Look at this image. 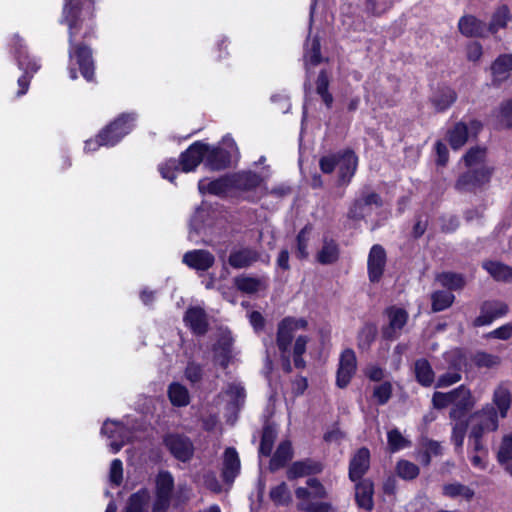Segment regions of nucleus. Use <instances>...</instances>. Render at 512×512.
Returning <instances> with one entry per match:
<instances>
[{"mask_svg":"<svg viewBox=\"0 0 512 512\" xmlns=\"http://www.w3.org/2000/svg\"><path fill=\"white\" fill-rule=\"evenodd\" d=\"M94 12V0H66L61 23H65L69 29V59H76L82 76L87 81L94 78V61L92 51L83 44H75L74 37L82 27L86 19H91Z\"/></svg>","mask_w":512,"mask_h":512,"instance_id":"1","label":"nucleus"},{"mask_svg":"<svg viewBox=\"0 0 512 512\" xmlns=\"http://www.w3.org/2000/svg\"><path fill=\"white\" fill-rule=\"evenodd\" d=\"M486 150L484 148H472L464 156V162L468 171L457 181V187L461 190H470L489 182L492 169L485 164Z\"/></svg>","mask_w":512,"mask_h":512,"instance_id":"2","label":"nucleus"},{"mask_svg":"<svg viewBox=\"0 0 512 512\" xmlns=\"http://www.w3.org/2000/svg\"><path fill=\"white\" fill-rule=\"evenodd\" d=\"M206 150L207 144L201 141L194 142L180 155L179 162L175 159H170L159 165L162 177L173 182L179 170L186 173L195 170L205 160Z\"/></svg>","mask_w":512,"mask_h":512,"instance_id":"3","label":"nucleus"},{"mask_svg":"<svg viewBox=\"0 0 512 512\" xmlns=\"http://www.w3.org/2000/svg\"><path fill=\"white\" fill-rule=\"evenodd\" d=\"M432 404L436 409H443L452 405L449 417L451 420H457L463 418L467 410L475 405V400L470 389L460 385L449 392H435L432 396Z\"/></svg>","mask_w":512,"mask_h":512,"instance_id":"4","label":"nucleus"},{"mask_svg":"<svg viewBox=\"0 0 512 512\" xmlns=\"http://www.w3.org/2000/svg\"><path fill=\"white\" fill-rule=\"evenodd\" d=\"M135 116L122 114L109 126L103 129L96 139L85 142L86 151H95L100 146H114L134 127Z\"/></svg>","mask_w":512,"mask_h":512,"instance_id":"5","label":"nucleus"},{"mask_svg":"<svg viewBox=\"0 0 512 512\" xmlns=\"http://www.w3.org/2000/svg\"><path fill=\"white\" fill-rule=\"evenodd\" d=\"M306 326L307 321L305 319H295L291 317L283 319L278 325L277 346L281 352L282 367L287 373L292 371L290 361V344L293 339L294 332L299 329H304Z\"/></svg>","mask_w":512,"mask_h":512,"instance_id":"6","label":"nucleus"},{"mask_svg":"<svg viewBox=\"0 0 512 512\" xmlns=\"http://www.w3.org/2000/svg\"><path fill=\"white\" fill-rule=\"evenodd\" d=\"M12 45L17 65L20 70L24 71V75L18 79L19 90L17 92V96H22L28 91L29 88L31 78L29 74L36 73L40 69L41 65L36 58L29 55L23 40L18 35L13 36Z\"/></svg>","mask_w":512,"mask_h":512,"instance_id":"7","label":"nucleus"},{"mask_svg":"<svg viewBox=\"0 0 512 512\" xmlns=\"http://www.w3.org/2000/svg\"><path fill=\"white\" fill-rule=\"evenodd\" d=\"M239 151L234 139L225 136L220 146H209L205 151V165L211 170L225 169L233 159L238 158Z\"/></svg>","mask_w":512,"mask_h":512,"instance_id":"8","label":"nucleus"},{"mask_svg":"<svg viewBox=\"0 0 512 512\" xmlns=\"http://www.w3.org/2000/svg\"><path fill=\"white\" fill-rule=\"evenodd\" d=\"M320 168L324 173H331L335 169L339 173V181L347 183L351 180L357 168V157L352 151L343 154H330L320 159Z\"/></svg>","mask_w":512,"mask_h":512,"instance_id":"9","label":"nucleus"},{"mask_svg":"<svg viewBox=\"0 0 512 512\" xmlns=\"http://www.w3.org/2000/svg\"><path fill=\"white\" fill-rule=\"evenodd\" d=\"M471 429L469 439L482 440L484 434L498 429V414L492 404H486L481 410L471 416Z\"/></svg>","mask_w":512,"mask_h":512,"instance_id":"10","label":"nucleus"},{"mask_svg":"<svg viewBox=\"0 0 512 512\" xmlns=\"http://www.w3.org/2000/svg\"><path fill=\"white\" fill-rule=\"evenodd\" d=\"M382 205L380 196L371 191H363L351 205L348 216L354 220L364 219L370 215L374 208Z\"/></svg>","mask_w":512,"mask_h":512,"instance_id":"11","label":"nucleus"},{"mask_svg":"<svg viewBox=\"0 0 512 512\" xmlns=\"http://www.w3.org/2000/svg\"><path fill=\"white\" fill-rule=\"evenodd\" d=\"M111 441L109 447L112 453H117L121 448L132 440V433L122 423L106 421L101 429Z\"/></svg>","mask_w":512,"mask_h":512,"instance_id":"12","label":"nucleus"},{"mask_svg":"<svg viewBox=\"0 0 512 512\" xmlns=\"http://www.w3.org/2000/svg\"><path fill=\"white\" fill-rule=\"evenodd\" d=\"M170 453L182 462L189 461L194 454V446L191 440L180 434H168L163 440Z\"/></svg>","mask_w":512,"mask_h":512,"instance_id":"13","label":"nucleus"},{"mask_svg":"<svg viewBox=\"0 0 512 512\" xmlns=\"http://www.w3.org/2000/svg\"><path fill=\"white\" fill-rule=\"evenodd\" d=\"M386 262L387 256L385 249L379 244L373 245L367 259V271L370 282L378 283L381 280L385 271Z\"/></svg>","mask_w":512,"mask_h":512,"instance_id":"14","label":"nucleus"},{"mask_svg":"<svg viewBox=\"0 0 512 512\" xmlns=\"http://www.w3.org/2000/svg\"><path fill=\"white\" fill-rule=\"evenodd\" d=\"M508 312V306L499 300L485 301L480 308V315L473 324L476 327L490 325L495 319L501 318Z\"/></svg>","mask_w":512,"mask_h":512,"instance_id":"15","label":"nucleus"},{"mask_svg":"<svg viewBox=\"0 0 512 512\" xmlns=\"http://www.w3.org/2000/svg\"><path fill=\"white\" fill-rule=\"evenodd\" d=\"M445 359L451 362V365L455 371H449L441 375L436 382L437 388L449 387L461 380V374L459 371L461 370L462 366L465 365V360L462 356V353L459 350L447 352L445 354Z\"/></svg>","mask_w":512,"mask_h":512,"instance_id":"16","label":"nucleus"},{"mask_svg":"<svg viewBox=\"0 0 512 512\" xmlns=\"http://www.w3.org/2000/svg\"><path fill=\"white\" fill-rule=\"evenodd\" d=\"M356 368L357 360L355 352L352 349H345L340 355L336 380L337 386L340 388L346 387L355 374Z\"/></svg>","mask_w":512,"mask_h":512,"instance_id":"17","label":"nucleus"},{"mask_svg":"<svg viewBox=\"0 0 512 512\" xmlns=\"http://www.w3.org/2000/svg\"><path fill=\"white\" fill-rule=\"evenodd\" d=\"M389 323L383 329V337L386 339L397 338L408 320V313L406 310L399 307H390L386 311Z\"/></svg>","mask_w":512,"mask_h":512,"instance_id":"18","label":"nucleus"},{"mask_svg":"<svg viewBox=\"0 0 512 512\" xmlns=\"http://www.w3.org/2000/svg\"><path fill=\"white\" fill-rule=\"evenodd\" d=\"M183 263L196 271H207L214 265L215 257L207 250L196 249L183 255Z\"/></svg>","mask_w":512,"mask_h":512,"instance_id":"19","label":"nucleus"},{"mask_svg":"<svg viewBox=\"0 0 512 512\" xmlns=\"http://www.w3.org/2000/svg\"><path fill=\"white\" fill-rule=\"evenodd\" d=\"M370 466V452L367 448H360L352 457L349 466V477L358 481L367 472Z\"/></svg>","mask_w":512,"mask_h":512,"instance_id":"20","label":"nucleus"},{"mask_svg":"<svg viewBox=\"0 0 512 512\" xmlns=\"http://www.w3.org/2000/svg\"><path fill=\"white\" fill-rule=\"evenodd\" d=\"M184 322L198 335L206 333L208 329L207 315L201 307H190L185 313Z\"/></svg>","mask_w":512,"mask_h":512,"instance_id":"21","label":"nucleus"},{"mask_svg":"<svg viewBox=\"0 0 512 512\" xmlns=\"http://www.w3.org/2000/svg\"><path fill=\"white\" fill-rule=\"evenodd\" d=\"M198 189L201 194L225 195L232 191L231 175L213 181L202 179L198 183Z\"/></svg>","mask_w":512,"mask_h":512,"instance_id":"22","label":"nucleus"},{"mask_svg":"<svg viewBox=\"0 0 512 512\" xmlns=\"http://www.w3.org/2000/svg\"><path fill=\"white\" fill-rule=\"evenodd\" d=\"M458 29L466 37H484L486 25L473 15H465L459 19Z\"/></svg>","mask_w":512,"mask_h":512,"instance_id":"23","label":"nucleus"},{"mask_svg":"<svg viewBox=\"0 0 512 512\" xmlns=\"http://www.w3.org/2000/svg\"><path fill=\"white\" fill-rule=\"evenodd\" d=\"M469 460L472 466L479 470H485L488 465V450L482 440L469 439Z\"/></svg>","mask_w":512,"mask_h":512,"instance_id":"24","label":"nucleus"},{"mask_svg":"<svg viewBox=\"0 0 512 512\" xmlns=\"http://www.w3.org/2000/svg\"><path fill=\"white\" fill-rule=\"evenodd\" d=\"M512 71V55L510 54H503L500 55L498 58L495 59V61L491 65V73L493 82L495 84H500L504 81H506L510 73Z\"/></svg>","mask_w":512,"mask_h":512,"instance_id":"25","label":"nucleus"},{"mask_svg":"<svg viewBox=\"0 0 512 512\" xmlns=\"http://www.w3.org/2000/svg\"><path fill=\"white\" fill-rule=\"evenodd\" d=\"M260 183V176L253 172H241L231 175L232 190L246 192L253 190Z\"/></svg>","mask_w":512,"mask_h":512,"instance_id":"26","label":"nucleus"},{"mask_svg":"<svg viewBox=\"0 0 512 512\" xmlns=\"http://www.w3.org/2000/svg\"><path fill=\"white\" fill-rule=\"evenodd\" d=\"M258 257L259 255L256 250L241 248L230 253L228 262L233 268L241 269L251 266L258 260Z\"/></svg>","mask_w":512,"mask_h":512,"instance_id":"27","label":"nucleus"},{"mask_svg":"<svg viewBox=\"0 0 512 512\" xmlns=\"http://www.w3.org/2000/svg\"><path fill=\"white\" fill-rule=\"evenodd\" d=\"M373 483L370 480H363L355 486V498L359 507L370 511L373 509Z\"/></svg>","mask_w":512,"mask_h":512,"instance_id":"28","label":"nucleus"},{"mask_svg":"<svg viewBox=\"0 0 512 512\" xmlns=\"http://www.w3.org/2000/svg\"><path fill=\"white\" fill-rule=\"evenodd\" d=\"M240 472V459L234 448H227L224 453L222 475L225 481L233 482Z\"/></svg>","mask_w":512,"mask_h":512,"instance_id":"29","label":"nucleus"},{"mask_svg":"<svg viewBox=\"0 0 512 512\" xmlns=\"http://www.w3.org/2000/svg\"><path fill=\"white\" fill-rule=\"evenodd\" d=\"M321 470V466L311 460L294 462L287 471V477L290 480L308 476Z\"/></svg>","mask_w":512,"mask_h":512,"instance_id":"30","label":"nucleus"},{"mask_svg":"<svg viewBox=\"0 0 512 512\" xmlns=\"http://www.w3.org/2000/svg\"><path fill=\"white\" fill-rule=\"evenodd\" d=\"M456 100V93L450 87L439 88L431 97V103L437 111H444Z\"/></svg>","mask_w":512,"mask_h":512,"instance_id":"31","label":"nucleus"},{"mask_svg":"<svg viewBox=\"0 0 512 512\" xmlns=\"http://www.w3.org/2000/svg\"><path fill=\"white\" fill-rule=\"evenodd\" d=\"M339 258V247L334 240L325 238L321 249L316 255L320 264L328 265L335 263Z\"/></svg>","mask_w":512,"mask_h":512,"instance_id":"32","label":"nucleus"},{"mask_svg":"<svg viewBox=\"0 0 512 512\" xmlns=\"http://www.w3.org/2000/svg\"><path fill=\"white\" fill-rule=\"evenodd\" d=\"M377 326L373 323H365L357 335V347L361 351H368L376 339Z\"/></svg>","mask_w":512,"mask_h":512,"instance_id":"33","label":"nucleus"},{"mask_svg":"<svg viewBox=\"0 0 512 512\" xmlns=\"http://www.w3.org/2000/svg\"><path fill=\"white\" fill-rule=\"evenodd\" d=\"M415 376L417 381L425 387H429L434 383L435 374L426 359H419L415 362Z\"/></svg>","mask_w":512,"mask_h":512,"instance_id":"34","label":"nucleus"},{"mask_svg":"<svg viewBox=\"0 0 512 512\" xmlns=\"http://www.w3.org/2000/svg\"><path fill=\"white\" fill-rule=\"evenodd\" d=\"M483 268L498 281L512 280V267L497 261H487L483 263Z\"/></svg>","mask_w":512,"mask_h":512,"instance_id":"35","label":"nucleus"},{"mask_svg":"<svg viewBox=\"0 0 512 512\" xmlns=\"http://www.w3.org/2000/svg\"><path fill=\"white\" fill-rule=\"evenodd\" d=\"M511 402V395L507 387L500 385L494 390L492 405L498 408L502 418L507 416Z\"/></svg>","mask_w":512,"mask_h":512,"instance_id":"36","label":"nucleus"},{"mask_svg":"<svg viewBox=\"0 0 512 512\" xmlns=\"http://www.w3.org/2000/svg\"><path fill=\"white\" fill-rule=\"evenodd\" d=\"M292 458V447L290 442L284 441L279 444L275 454L270 460L269 467L272 471L283 467Z\"/></svg>","mask_w":512,"mask_h":512,"instance_id":"37","label":"nucleus"},{"mask_svg":"<svg viewBox=\"0 0 512 512\" xmlns=\"http://www.w3.org/2000/svg\"><path fill=\"white\" fill-rule=\"evenodd\" d=\"M510 20L511 13L509 7L506 5H501L494 11L488 26V30L494 34L498 30L505 28Z\"/></svg>","mask_w":512,"mask_h":512,"instance_id":"38","label":"nucleus"},{"mask_svg":"<svg viewBox=\"0 0 512 512\" xmlns=\"http://www.w3.org/2000/svg\"><path fill=\"white\" fill-rule=\"evenodd\" d=\"M168 396L174 406H187L190 396L187 388L179 383H172L168 388Z\"/></svg>","mask_w":512,"mask_h":512,"instance_id":"39","label":"nucleus"},{"mask_svg":"<svg viewBox=\"0 0 512 512\" xmlns=\"http://www.w3.org/2000/svg\"><path fill=\"white\" fill-rule=\"evenodd\" d=\"M173 487L174 479L171 473L167 471L160 472L156 479V496L170 499Z\"/></svg>","mask_w":512,"mask_h":512,"instance_id":"40","label":"nucleus"},{"mask_svg":"<svg viewBox=\"0 0 512 512\" xmlns=\"http://www.w3.org/2000/svg\"><path fill=\"white\" fill-rule=\"evenodd\" d=\"M443 493L450 498H461L464 500H471L474 496V491L461 483H450L443 486Z\"/></svg>","mask_w":512,"mask_h":512,"instance_id":"41","label":"nucleus"},{"mask_svg":"<svg viewBox=\"0 0 512 512\" xmlns=\"http://www.w3.org/2000/svg\"><path fill=\"white\" fill-rule=\"evenodd\" d=\"M215 361L222 367H226L232 358V342L228 337L222 338L215 346Z\"/></svg>","mask_w":512,"mask_h":512,"instance_id":"42","label":"nucleus"},{"mask_svg":"<svg viewBox=\"0 0 512 512\" xmlns=\"http://www.w3.org/2000/svg\"><path fill=\"white\" fill-rule=\"evenodd\" d=\"M361 3L366 13L380 16L392 8L394 0H361Z\"/></svg>","mask_w":512,"mask_h":512,"instance_id":"43","label":"nucleus"},{"mask_svg":"<svg viewBox=\"0 0 512 512\" xmlns=\"http://www.w3.org/2000/svg\"><path fill=\"white\" fill-rule=\"evenodd\" d=\"M436 280L443 287L450 290H459L465 286V279L461 274L452 272H443L436 276Z\"/></svg>","mask_w":512,"mask_h":512,"instance_id":"44","label":"nucleus"},{"mask_svg":"<svg viewBox=\"0 0 512 512\" xmlns=\"http://www.w3.org/2000/svg\"><path fill=\"white\" fill-rule=\"evenodd\" d=\"M235 285L240 291L247 294L256 293L265 288V283L261 279L248 276L235 278Z\"/></svg>","mask_w":512,"mask_h":512,"instance_id":"45","label":"nucleus"},{"mask_svg":"<svg viewBox=\"0 0 512 512\" xmlns=\"http://www.w3.org/2000/svg\"><path fill=\"white\" fill-rule=\"evenodd\" d=\"M469 128L464 123H457L449 132V143L455 150L461 148L468 140Z\"/></svg>","mask_w":512,"mask_h":512,"instance_id":"46","label":"nucleus"},{"mask_svg":"<svg viewBox=\"0 0 512 512\" xmlns=\"http://www.w3.org/2000/svg\"><path fill=\"white\" fill-rule=\"evenodd\" d=\"M269 495L275 505H288L292 501L290 490L284 482L271 488Z\"/></svg>","mask_w":512,"mask_h":512,"instance_id":"47","label":"nucleus"},{"mask_svg":"<svg viewBox=\"0 0 512 512\" xmlns=\"http://www.w3.org/2000/svg\"><path fill=\"white\" fill-rule=\"evenodd\" d=\"M432 310L435 312L443 311L450 307L454 302V295L449 291H436L431 296Z\"/></svg>","mask_w":512,"mask_h":512,"instance_id":"48","label":"nucleus"},{"mask_svg":"<svg viewBox=\"0 0 512 512\" xmlns=\"http://www.w3.org/2000/svg\"><path fill=\"white\" fill-rule=\"evenodd\" d=\"M311 228L305 226L297 235L296 238V256L299 259H306L309 255L308 244L310 241Z\"/></svg>","mask_w":512,"mask_h":512,"instance_id":"49","label":"nucleus"},{"mask_svg":"<svg viewBox=\"0 0 512 512\" xmlns=\"http://www.w3.org/2000/svg\"><path fill=\"white\" fill-rule=\"evenodd\" d=\"M497 460L500 465L512 460V433L504 435L497 450Z\"/></svg>","mask_w":512,"mask_h":512,"instance_id":"50","label":"nucleus"},{"mask_svg":"<svg viewBox=\"0 0 512 512\" xmlns=\"http://www.w3.org/2000/svg\"><path fill=\"white\" fill-rule=\"evenodd\" d=\"M149 501V492L141 490L133 494L129 499L126 512H143Z\"/></svg>","mask_w":512,"mask_h":512,"instance_id":"51","label":"nucleus"},{"mask_svg":"<svg viewBox=\"0 0 512 512\" xmlns=\"http://www.w3.org/2000/svg\"><path fill=\"white\" fill-rule=\"evenodd\" d=\"M455 423L452 427L451 441L457 449H462L464 438L467 431V422L462 418L454 420Z\"/></svg>","mask_w":512,"mask_h":512,"instance_id":"52","label":"nucleus"},{"mask_svg":"<svg viewBox=\"0 0 512 512\" xmlns=\"http://www.w3.org/2000/svg\"><path fill=\"white\" fill-rule=\"evenodd\" d=\"M316 85L317 93L321 96L326 106L330 107L333 102V97L328 92L329 80L325 71L319 73Z\"/></svg>","mask_w":512,"mask_h":512,"instance_id":"53","label":"nucleus"},{"mask_svg":"<svg viewBox=\"0 0 512 512\" xmlns=\"http://www.w3.org/2000/svg\"><path fill=\"white\" fill-rule=\"evenodd\" d=\"M276 439V432L271 427H265L263 430L259 453L262 456H269L271 454L274 441Z\"/></svg>","mask_w":512,"mask_h":512,"instance_id":"54","label":"nucleus"},{"mask_svg":"<svg viewBox=\"0 0 512 512\" xmlns=\"http://www.w3.org/2000/svg\"><path fill=\"white\" fill-rule=\"evenodd\" d=\"M308 338L306 336H299L293 346V360L296 368L302 369L305 367V361L302 358L303 353L306 351Z\"/></svg>","mask_w":512,"mask_h":512,"instance_id":"55","label":"nucleus"},{"mask_svg":"<svg viewBox=\"0 0 512 512\" xmlns=\"http://www.w3.org/2000/svg\"><path fill=\"white\" fill-rule=\"evenodd\" d=\"M392 391V384L389 381H385L374 387L373 398L376 400L377 404L384 405L391 398Z\"/></svg>","mask_w":512,"mask_h":512,"instance_id":"56","label":"nucleus"},{"mask_svg":"<svg viewBox=\"0 0 512 512\" xmlns=\"http://www.w3.org/2000/svg\"><path fill=\"white\" fill-rule=\"evenodd\" d=\"M397 474L405 480H412L418 476L419 468L412 462L401 460L397 463Z\"/></svg>","mask_w":512,"mask_h":512,"instance_id":"57","label":"nucleus"},{"mask_svg":"<svg viewBox=\"0 0 512 512\" xmlns=\"http://www.w3.org/2000/svg\"><path fill=\"white\" fill-rule=\"evenodd\" d=\"M304 57L305 61L312 65H317L320 63V42L317 38H313L308 42Z\"/></svg>","mask_w":512,"mask_h":512,"instance_id":"58","label":"nucleus"},{"mask_svg":"<svg viewBox=\"0 0 512 512\" xmlns=\"http://www.w3.org/2000/svg\"><path fill=\"white\" fill-rule=\"evenodd\" d=\"M388 445L392 452L399 451L407 446L409 442L402 436L399 430L393 429L387 435Z\"/></svg>","mask_w":512,"mask_h":512,"instance_id":"59","label":"nucleus"},{"mask_svg":"<svg viewBox=\"0 0 512 512\" xmlns=\"http://www.w3.org/2000/svg\"><path fill=\"white\" fill-rule=\"evenodd\" d=\"M501 362V359L499 356L494 354H489L486 352H478L474 356V363L478 367H486V368H492L495 366H498Z\"/></svg>","mask_w":512,"mask_h":512,"instance_id":"60","label":"nucleus"},{"mask_svg":"<svg viewBox=\"0 0 512 512\" xmlns=\"http://www.w3.org/2000/svg\"><path fill=\"white\" fill-rule=\"evenodd\" d=\"M498 118L502 125L512 128V98L501 105Z\"/></svg>","mask_w":512,"mask_h":512,"instance_id":"61","label":"nucleus"},{"mask_svg":"<svg viewBox=\"0 0 512 512\" xmlns=\"http://www.w3.org/2000/svg\"><path fill=\"white\" fill-rule=\"evenodd\" d=\"M110 481L116 486L120 485L123 478V465L119 459H114L110 466L109 472Z\"/></svg>","mask_w":512,"mask_h":512,"instance_id":"62","label":"nucleus"},{"mask_svg":"<svg viewBox=\"0 0 512 512\" xmlns=\"http://www.w3.org/2000/svg\"><path fill=\"white\" fill-rule=\"evenodd\" d=\"M442 453V446L439 442L429 440L425 443L423 461L426 465L430 463L431 456H438Z\"/></svg>","mask_w":512,"mask_h":512,"instance_id":"63","label":"nucleus"},{"mask_svg":"<svg viewBox=\"0 0 512 512\" xmlns=\"http://www.w3.org/2000/svg\"><path fill=\"white\" fill-rule=\"evenodd\" d=\"M298 508L307 512H330L331 506L327 503L300 502Z\"/></svg>","mask_w":512,"mask_h":512,"instance_id":"64","label":"nucleus"}]
</instances>
